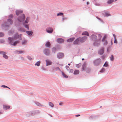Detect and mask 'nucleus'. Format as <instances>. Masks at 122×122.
Masks as SVG:
<instances>
[{
    "instance_id": "nucleus-1",
    "label": "nucleus",
    "mask_w": 122,
    "mask_h": 122,
    "mask_svg": "<svg viewBox=\"0 0 122 122\" xmlns=\"http://www.w3.org/2000/svg\"><path fill=\"white\" fill-rule=\"evenodd\" d=\"M8 39L7 42L9 44L13 46H16L17 44L20 43L19 40L14 41V39Z\"/></svg>"
},
{
    "instance_id": "nucleus-2",
    "label": "nucleus",
    "mask_w": 122,
    "mask_h": 122,
    "mask_svg": "<svg viewBox=\"0 0 122 122\" xmlns=\"http://www.w3.org/2000/svg\"><path fill=\"white\" fill-rule=\"evenodd\" d=\"M101 39H91V41H95L93 43L94 46H99L100 45V43L101 42Z\"/></svg>"
},
{
    "instance_id": "nucleus-3",
    "label": "nucleus",
    "mask_w": 122,
    "mask_h": 122,
    "mask_svg": "<svg viewBox=\"0 0 122 122\" xmlns=\"http://www.w3.org/2000/svg\"><path fill=\"white\" fill-rule=\"evenodd\" d=\"M44 54L46 56H48L50 55V50L48 48H45L43 50Z\"/></svg>"
},
{
    "instance_id": "nucleus-4",
    "label": "nucleus",
    "mask_w": 122,
    "mask_h": 122,
    "mask_svg": "<svg viewBox=\"0 0 122 122\" xmlns=\"http://www.w3.org/2000/svg\"><path fill=\"white\" fill-rule=\"evenodd\" d=\"M101 61V59L100 58L94 60L93 61L94 65L96 66H98L100 64Z\"/></svg>"
},
{
    "instance_id": "nucleus-5",
    "label": "nucleus",
    "mask_w": 122,
    "mask_h": 122,
    "mask_svg": "<svg viewBox=\"0 0 122 122\" xmlns=\"http://www.w3.org/2000/svg\"><path fill=\"white\" fill-rule=\"evenodd\" d=\"M25 18V16L24 14H23L21 16L19 17L18 18V20L20 22L23 21Z\"/></svg>"
},
{
    "instance_id": "nucleus-6",
    "label": "nucleus",
    "mask_w": 122,
    "mask_h": 122,
    "mask_svg": "<svg viewBox=\"0 0 122 122\" xmlns=\"http://www.w3.org/2000/svg\"><path fill=\"white\" fill-rule=\"evenodd\" d=\"M30 113L31 114V116H34L36 114H38L40 113V111L37 110H35L32 111H31Z\"/></svg>"
},
{
    "instance_id": "nucleus-7",
    "label": "nucleus",
    "mask_w": 122,
    "mask_h": 122,
    "mask_svg": "<svg viewBox=\"0 0 122 122\" xmlns=\"http://www.w3.org/2000/svg\"><path fill=\"white\" fill-rule=\"evenodd\" d=\"M57 57L58 59L62 58L64 56V53L61 52H59L57 54Z\"/></svg>"
},
{
    "instance_id": "nucleus-8",
    "label": "nucleus",
    "mask_w": 122,
    "mask_h": 122,
    "mask_svg": "<svg viewBox=\"0 0 122 122\" xmlns=\"http://www.w3.org/2000/svg\"><path fill=\"white\" fill-rule=\"evenodd\" d=\"M80 39H76L73 42L74 44L75 45H79L80 43V41H79Z\"/></svg>"
},
{
    "instance_id": "nucleus-9",
    "label": "nucleus",
    "mask_w": 122,
    "mask_h": 122,
    "mask_svg": "<svg viewBox=\"0 0 122 122\" xmlns=\"http://www.w3.org/2000/svg\"><path fill=\"white\" fill-rule=\"evenodd\" d=\"M104 48L103 47H102L98 51V53L100 55L103 54L104 53Z\"/></svg>"
},
{
    "instance_id": "nucleus-10",
    "label": "nucleus",
    "mask_w": 122,
    "mask_h": 122,
    "mask_svg": "<svg viewBox=\"0 0 122 122\" xmlns=\"http://www.w3.org/2000/svg\"><path fill=\"white\" fill-rule=\"evenodd\" d=\"M46 66L51 65H52V62L49 60H46Z\"/></svg>"
},
{
    "instance_id": "nucleus-11",
    "label": "nucleus",
    "mask_w": 122,
    "mask_h": 122,
    "mask_svg": "<svg viewBox=\"0 0 122 122\" xmlns=\"http://www.w3.org/2000/svg\"><path fill=\"white\" fill-rule=\"evenodd\" d=\"M46 31L47 33H52L53 31V29L52 28L49 27L46 29Z\"/></svg>"
},
{
    "instance_id": "nucleus-12",
    "label": "nucleus",
    "mask_w": 122,
    "mask_h": 122,
    "mask_svg": "<svg viewBox=\"0 0 122 122\" xmlns=\"http://www.w3.org/2000/svg\"><path fill=\"white\" fill-rule=\"evenodd\" d=\"M56 41L58 43H61L63 42L64 40L63 39H57Z\"/></svg>"
},
{
    "instance_id": "nucleus-13",
    "label": "nucleus",
    "mask_w": 122,
    "mask_h": 122,
    "mask_svg": "<svg viewBox=\"0 0 122 122\" xmlns=\"http://www.w3.org/2000/svg\"><path fill=\"white\" fill-rule=\"evenodd\" d=\"M7 23L8 25H10L12 24L13 21L11 19H9L7 20Z\"/></svg>"
},
{
    "instance_id": "nucleus-14",
    "label": "nucleus",
    "mask_w": 122,
    "mask_h": 122,
    "mask_svg": "<svg viewBox=\"0 0 122 122\" xmlns=\"http://www.w3.org/2000/svg\"><path fill=\"white\" fill-rule=\"evenodd\" d=\"M3 53L1 54L3 55V57L5 59H7L8 58V56L5 54H6V53L3 51Z\"/></svg>"
},
{
    "instance_id": "nucleus-15",
    "label": "nucleus",
    "mask_w": 122,
    "mask_h": 122,
    "mask_svg": "<svg viewBox=\"0 0 122 122\" xmlns=\"http://www.w3.org/2000/svg\"><path fill=\"white\" fill-rule=\"evenodd\" d=\"M52 71H54V70L56 71H57L58 70H59L60 71H61V70L60 68L58 67H52Z\"/></svg>"
},
{
    "instance_id": "nucleus-16",
    "label": "nucleus",
    "mask_w": 122,
    "mask_h": 122,
    "mask_svg": "<svg viewBox=\"0 0 122 122\" xmlns=\"http://www.w3.org/2000/svg\"><path fill=\"white\" fill-rule=\"evenodd\" d=\"M14 38H20L21 35H19L17 33H16L14 35Z\"/></svg>"
},
{
    "instance_id": "nucleus-17",
    "label": "nucleus",
    "mask_w": 122,
    "mask_h": 122,
    "mask_svg": "<svg viewBox=\"0 0 122 122\" xmlns=\"http://www.w3.org/2000/svg\"><path fill=\"white\" fill-rule=\"evenodd\" d=\"M22 11L21 10H16V14L17 15H18L22 13Z\"/></svg>"
},
{
    "instance_id": "nucleus-18",
    "label": "nucleus",
    "mask_w": 122,
    "mask_h": 122,
    "mask_svg": "<svg viewBox=\"0 0 122 122\" xmlns=\"http://www.w3.org/2000/svg\"><path fill=\"white\" fill-rule=\"evenodd\" d=\"M86 62H84L82 65V69L83 70H85L86 67Z\"/></svg>"
},
{
    "instance_id": "nucleus-19",
    "label": "nucleus",
    "mask_w": 122,
    "mask_h": 122,
    "mask_svg": "<svg viewBox=\"0 0 122 122\" xmlns=\"http://www.w3.org/2000/svg\"><path fill=\"white\" fill-rule=\"evenodd\" d=\"M3 108L5 110H7V109L10 108V106H7L5 105H3Z\"/></svg>"
},
{
    "instance_id": "nucleus-20",
    "label": "nucleus",
    "mask_w": 122,
    "mask_h": 122,
    "mask_svg": "<svg viewBox=\"0 0 122 122\" xmlns=\"http://www.w3.org/2000/svg\"><path fill=\"white\" fill-rule=\"evenodd\" d=\"M112 48V46L111 45L108 46L107 47V53L109 52L111 50Z\"/></svg>"
},
{
    "instance_id": "nucleus-21",
    "label": "nucleus",
    "mask_w": 122,
    "mask_h": 122,
    "mask_svg": "<svg viewBox=\"0 0 122 122\" xmlns=\"http://www.w3.org/2000/svg\"><path fill=\"white\" fill-rule=\"evenodd\" d=\"M117 0H108L107 2V3L109 4H112L113 2L116 1Z\"/></svg>"
},
{
    "instance_id": "nucleus-22",
    "label": "nucleus",
    "mask_w": 122,
    "mask_h": 122,
    "mask_svg": "<svg viewBox=\"0 0 122 122\" xmlns=\"http://www.w3.org/2000/svg\"><path fill=\"white\" fill-rule=\"evenodd\" d=\"M82 35H86V36H88L89 35V33L88 32L86 31H85L83 32L82 34Z\"/></svg>"
},
{
    "instance_id": "nucleus-23",
    "label": "nucleus",
    "mask_w": 122,
    "mask_h": 122,
    "mask_svg": "<svg viewBox=\"0 0 122 122\" xmlns=\"http://www.w3.org/2000/svg\"><path fill=\"white\" fill-rule=\"evenodd\" d=\"M79 70H75L74 72V74L75 75H77L79 74Z\"/></svg>"
},
{
    "instance_id": "nucleus-24",
    "label": "nucleus",
    "mask_w": 122,
    "mask_h": 122,
    "mask_svg": "<svg viewBox=\"0 0 122 122\" xmlns=\"http://www.w3.org/2000/svg\"><path fill=\"white\" fill-rule=\"evenodd\" d=\"M50 43L49 41H47L45 44L46 46L47 47H50Z\"/></svg>"
},
{
    "instance_id": "nucleus-25",
    "label": "nucleus",
    "mask_w": 122,
    "mask_h": 122,
    "mask_svg": "<svg viewBox=\"0 0 122 122\" xmlns=\"http://www.w3.org/2000/svg\"><path fill=\"white\" fill-rule=\"evenodd\" d=\"M35 104L37 106H43L44 107V106L43 105H41V104L39 103V102H35Z\"/></svg>"
},
{
    "instance_id": "nucleus-26",
    "label": "nucleus",
    "mask_w": 122,
    "mask_h": 122,
    "mask_svg": "<svg viewBox=\"0 0 122 122\" xmlns=\"http://www.w3.org/2000/svg\"><path fill=\"white\" fill-rule=\"evenodd\" d=\"M86 39H80L79 41L80 42L83 43L86 40Z\"/></svg>"
},
{
    "instance_id": "nucleus-27",
    "label": "nucleus",
    "mask_w": 122,
    "mask_h": 122,
    "mask_svg": "<svg viewBox=\"0 0 122 122\" xmlns=\"http://www.w3.org/2000/svg\"><path fill=\"white\" fill-rule=\"evenodd\" d=\"M111 61H114V56L113 55H112L111 56L109 57Z\"/></svg>"
},
{
    "instance_id": "nucleus-28",
    "label": "nucleus",
    "mask_w": 122,
    "mask_h": 122,
    "mask_svg": "<svg viewBox=\"0 0 122 122\" xmlns=\"http://www.w3.org/2000/svg\"><path fill=\"white\" fill-rule=\"evenodd\" d=\"M41 62L40 61H37L35 64V65L36 66H39Z\"/></svg>"
},
{
    "instance_id": "nucleus-29",
    "label": "nucleus",
    "mask_w": 122,
    "mask_h": 122,
    "mask_svg": "<svg viewBox=\"0 0 122 122\" xmlns=\"http://www.w3.org/2000/svg\"><path fill=\"white\" fill-rule=\"evenodd\" d=\"M61 73L62 74V75H63V76L64 77V78H68V76L66 75L62 71H61Z\"/></svg>"
},
{
    "instance_id": "nucleus-30",
    "label": "nucleus",
    "mask_w": 122,
    "mask_h": 122,
    "mask_svg": "<svg viewBox=\"0 0 122 122\" xmlns=\"http://www.w3.org/2000/svg\"><path fill=\"white\" fill-rule=\"evenodd\" d=\"M27 41L26 40H25L24 41H23L22 42V45H25L27 43Z\"/></svg>"
},
{
    "instance_id": "nucleus-31",
    "label": "nucleus",
    "mask_w": 122,
    "mask_h": 122,
    "mask_svg": "<svg viewBox=\"0 0 122 122\" xmlns=\"http://www.w3.org/2000/svg\"><path fill=\"white\" fill-rule=\"evenodd\" d=\"M74 39H68L67 40V41L68 42H71L73 41Z\"/></svg>"
},
{
    "instance_id": "nucleus-32",
    "label": "nucleus",
    "mask_w": 122,
    "mask_h": 122,
    "mask_svg": "<svg viewBox=\"0 0 122 122\" xmlns=\"http://www.w3.org/2000/svg\"><path fill=\"white\" fill-rule=\"evenodd\" d=\"M52 52L55 53L56 51V48L54 47L52 48Z\"/></svg>"
},
{
    "instance_id": "nucleus-33",
    "label": "nucleus",
    "mask_w": 122,
    "mask_h": 122,
    "mask_svg": "<svg viewBox=\"0 0 122 122\" xmlns=\"http://www.w3.org/2000/svg\"><path fill=\"white\" fill-rule=\"evenodd\" d=\"M105 71V69L104 68H102L99 71L100 73H103Z\"/></svg>"
},
{
    "instance_id": "nucleus-34",
    "label": "nucleus",
    "mask_w": 122,
    "mask_h": 122,
    "mask_svg": "<svg viewBox=\"0 0 122 122\" xmlns=\"http://www.w3.org/2000/svg\"><path fill=\"white\" fill-rule=\"evenodd\" d=\"M30 112H31V111L27 113L26 114V116L27 117H29L31 116V114L30 113Z\"/></svg>"
},
{
    "instance_id": "nucleus-35",
    "label": "nucleus",
    "mask_w": 122,
    "mask_h": 122,
    "mask_svg": "<svg viewBox=\"0 0 122 122\" xmlns=\"http://www.w3.org/2000/svg\"><path fill=\"white\" fill-rule=\"evenodd\" d=\"M49 105L51 107H54V105L51 102H49Z\"/></svg>"
},
{
    "instance_id": "nucleus-36",
    "label": "nucleus",
    "mask_w": 122,
    "mask_h": 122,
    "mask_svg": "<svg viewBox=\"0 0 122 122\" xmlns=\"http://www.w3.org/2000/svg\"><path fill=\"white\" fill-rule=\"evenodd\" d=\"M27 33L29 35H31L32 34V32L31 31H26Z\"/></svg>"
},
{
    "instance_id": "nucleus-37",
    "label": "nucleus",
    "mask_w": 122,
    "mask_h": 122,
    "mask_svg": "<svg viewBox=\"0 0 122 122\" xmlns=\"http://www.w3.org/2000/svg\"><path fill=\"white\" fill-rule=\"evenodd\" d=\"M102 39V41L103 42L105 41V44L104 43V44H105V45H107V40H105V39Z\"/></svg>"
},
{
    "instance_id": "nucleus-38",
    "label": "nucleus",
    "mask_w": 122,
    "mask_h": 122,
    "mask_svg": "<svg viewBox=\"0 0 122 122\" xmlns=\"http://www.w3.org/2000/svg\"><path fill=\"white\" fill-rule=\"evenodd\" d=\"M1 87L4 88H8L9 89H10V88L5 85H2V86H1Z\"/></svg>"
},
{
    "instance_id": "nucleus-39",
    "label": "nucleus",
    "mask_w": 122,
    "mask_h": 122,
    "mask_svg": "<svg viewBox=\"0 0 122 122\" xmlns=\"http://www.w3.org/2000/svg\"><path fill=\"white\" fill-rule=\"evenodd\" d=\"M95 117L94 116H91L89 118L90 119H94Z\"/></svg>"
},
{
    "instance_id": "nucleus-40",
    "label": "nucleus",
    "mask_w": 122,
    "mask_h": 122,
    "mask_svg": "<svg viewBox=\"0 0 122 122\" xmlns=\"http://www.w3.org/2000/svg\"><path fill=\"white\" fill-rule=\"evenodd\" d=\"M29 18L28 17H27L26 18V20L25 21V23H28L29 21Z\"/></svg>"
},
{
    "instance_id": "nucleus-41",
    "label": "nucleus",
    "mask_w": 122,
    "mask_h": 122,
    "mask_svg": "<svg viewBox=\"0 0 122 122\" xmlns=\"http://www.w3.org/2000/svg\"><path fill=\"white\" fill-rule=\"evenodd\" d=\"M5 42V40L2 39H0V43H3Z\"/></svg>"
},
{
    "instance_id": "nucleus-42",
    "label": "nucleus",
    "mask_w": 122,
    "mask_h": 122,
    "mask_svg": "<svg viewBox=\"0 0 122 122\" xmlns=\"http://www.w3.org/2000/svg\"><path fill=\"white\" fill-rule=\"evenodd\" d=\"M24 52H25V51H19V53H18V54H21Z\"/></svg>"
},
{
    "instance_id": "nucleus-43",
    "label": "nucleus",
    "mask_w": 122,
    "mask_h": 122,
    "mask_svg": "<svg viewBox=\"0 0 122 122\" xmlns=\"http://www.w3.org/2000/svg\"><path fill=\"white\" fill-rule=\"evenodd\" d=\"M102 14L104 15V16H107V13L105 12V11H103L102 12Z\"/></svg>"
},
{
    "instance_id": "nucleus-44",
    "label": "nucleus",
    "mask_w": 122,
    "mask_h": 122,
    "mask_svg": "<svg viewBox=\"0 0 122 122\" xmlns=\"http://www.w3.org/2000/svg\"><path fill=\"white\" fill-rule=\"evenodd\" d=\"M4 35V34L2 32H0V37H3Z\"/></svg>"
},
{
    "instance_id": "nucleus-45",
    "label": "nucleus",
    "mask_w": 122,
    "mask_h": 122,
    "mask_svg": "<svg viewBox=\"0 0 122 122\" xmlns=\"http://www.w3.org/2000/svg\"><path fill=\"white\" fill-rule=\"evenodd\" d=\"M63 15V13L60 12L58 13L57 15V16H59V15Z\"/></svg>"
},
{
    "instance_id": "nucleus-46",
    "label": "nucleus",
    "mask_w": 122,
    "mask_h": 122,
    "mask_svg": "<svg viewBox=\"0 0 122 122\" xmlns=\"http://www.w3.org/2000/svg\"><path fill=\"white\" fill-rule=\"evenodd\" d=\"M81 65V64L80 63L78 64H77L76 65V66L77 68H79L80 66Z\"/></svg>"
},
{
    "instance_id": "nucleus-47",
    "label": "nucleus",
    "mask_w": 122,
    "mask_h": 122,
    "mask_svg": "<svg viewBox=\"0 0 122 122\" xmlns=\"http://www.w3.org/2000/svg\"><path fill=\"white\" fill-rule=\"evenodd\" d=\"M91 37L92 38H96L97 37L95 35H93L91 36Z\"/></svg>"
},
{
    "instance_id": "nucleus-48",
    "label": "nucleus",
    "mask_w": 122,
    "mask_h": 122,
    "mask_svg": "<svg viewBox=\"0 0 122 122\" xmlns=\"http://www.w3.org/2000/svg\"><path fill=\"white\" fill-rule=\"evenodd\" d=\"M27 58L30 60H31L32 59V58L31 57L29 56H28L27 57Z\"/></svg>"
},
{
    "instance_id": "nucleus-49",
    "label": "nucleus",
    "mask_w": 122,
    "mask_h": 122,
    "mask_svg": "<svg viewBox=\"0 0 122 122\" xmlns=\"http://www.w3.org/2000/svg\"><path fill=\"white\" fill-rule=\"evenodd\" d=\"M103 66L107 67V61H106Z\"/></svg>"
},
{
    "instance_id": "nucleus-50",
    "label": "nucleus",
    "mask_w": 122,
    "mask_h": 122,
    "mask_svg": "<svg viewBox=\"0 0 122 122\" xmlns=\"http://www.w3.org/2000/svg\"><path fill=\"white\" fill-rule=\"evenodd\" d=\"M73 71V70L72 69H71L69 72V73H72Z\"/></svg>"
},
{
    "instance_id": "nucleus-51",
    "label": "nucleus",
    "mask_w": 122,
    "mask_h": 122,
    "mask_svg": "<svg viewBox=\"0 0 122 122\" xmlns=\"http://www.w3.org/2000/svg\"><path fill=\"white\" fill-rule=\"evenodd\" d=\"M66 69H67L68 71L70 69L69 66H66Z\"/></svg>"
},
{
    "instance_id": "nucleus-52",
    "label": "nucleus",
    "mask_w": 122,
    "mask_h": 122,
    "mask_svg": "<svg viewBox=\"0 0 122 122\" xmlns=\"http://www.w3.org/2000/svg\"><path fill=\"white\" fill-rule=\"evenodd\" d=\"M25 25V28L27 29L28 30H29V27H28V25Z\"/></svg>"
},
{
    "instance_id": "nucleus-53",
    "label": "nucleus",
    "mask_w": 122,
    "mask_h": 122,
    "mask_svg": "<svg viewBox=\"0 0 122 122\" xmlns=\"http://www.w3.org/2000/svg\"><path fill=\"white\" fill-rule=\"evenodd\" d=\"M117 39H114V43H117Z\"/></svg>"
},
{
    "instance_id": "nucleus-54",
    "label": "nucleus",
    "mask_w": 122,
    "mask_h": 122,
    "mask_svg": "<svg viewBox=\"0 0 122 122\" xmlns=\"http://www.w3.org/2000/svg\"><path fill=\"white\" fill-rule=\"evenodd\" d=\"M13 15L12 14H10V15L9 17L10 18H13Z\"/></svg>"
},
{
    "instance_id": "nucleus-55",
    "label": "nucleus",
    "mask_w": 122,
    "mask_h": 122,
    "mask_svg": "<svg viewBox=\"0 0 122 122\" xmlns=\"http://www.w3.org/2000/svg\"><path fill=\"white\" fill-rule=\"evenodd\" d=\"M19 51L16 50L14 51V52L17 53L18 54V53H19Z\"/></svg>"
},
{
    "instance_id": "nucleus-56",
    "label": "nucleus",
    "mask_w": 122,
    "mask_h": 122,
    "mask_svg": "<svg viewBox=\"0 0 122 122\" xmlns=\"http://www.w3.org/2000/svg\"><path fill=\"white\" fill-rule=\"evenodd\" d=\"M101 58L103 60L105 58V57L103 56H101Z\"/></svg>"
},
{
    "instance_id": "nucleus-57",
    "label": "nucleus",
    "mask_w": 122,
    "mask_h": 122,
    "mask_svg": "<svg viewBox=\"0 0 122 122\" xmlns=\"http://www.w3.org/2000/svg\"><path fill=\"white\" fill-rule=\"evenodd\" d=\"M41 69L43 70H45V71L46 70V69H45L43 67H42L41 68Z\"/></svg>"
},
{
    "instance_id": "nucleus-58",
    "label": "nucleus",
    "mask_w": 122,
    "mask_h": 122,
    "mask_svg": "<svg viewBox=\"0 0 122 122\" xmlns=\"http://www.w3.org/2000/svg\"><path fill=\"white\" fill-rule=\"evenodd\" d=\"M80 116V114H77V115H75V116L76 117H78Z\"/></svg>"
},
{
    "instance_id": "nucleus-59",
    "label": "nucleus",
    "mask_w": 122,
    "mask_h": 122,
    "mask_svg": "<svg viewBox=\"0 0 122 122\" xmlns=\"http://www.w3.org/2000/svg\"><path fill=\"white\" fill-rule=\"evenodd\" d=\"M98 37L99 38H101L102 37V36L100 34H98Z\"/></svg>"
},
{
    "instance_id": "nucleus-60",
    "label": "nucleus",
    "mask_w": 122,
    "mask_h": 122,
    "mask_svg": "<svg viewBox=\"0 0 122 122\" xmlns=\"http://www.w3.org/2000/svg\"><path fill=\"white\" fill-rule=\"evenodd\" d=\"M62 104L63 103L62 102H60L59 103V105L60 106H62Z\"/></svg>"
},
{
    "instance_id": "nucleus-61",
    "label": "nucleus",
    "mask_w": 122,
    "mask_h": 122,
    "mask_svg": "<svg viewBox=\"0 0 122 122\" xmlns=\"http://www.w3.org/2000/svg\"><path fill=\"white\" fill-rule=\"evenodd\" d=\"M3 51H0V54H3Z\"/></svg>"
},
{
    "instance_id": "nucleus-62",
    "label": "nucleus",
    "mask_w": 122,
    "mask_h": 122,
    "mask_svg": "<svg viewBox=\"0 0 122 122\" xmlns=\"http://www.w3.org/2000/svg\"><path fill=\"white\" fill-rule=\"evenodd\" d=\"M111 46H112V44H113V43H112V40H111Z\"/></svg>"
},
{
    "instance_id": "nucleus-63",
    "label": "nucleus",
    "mask_w": 122,
    "mask_h": 122,
    "mask_svg": "<svg viewBox=\"0 0 122 122\" xmlns=\"http://www.w3.org/2000/svg\"><path fill=\"white\" fill-rule=\"evenodd\" d=\"M107 16H109L110 15V14L109 13H107Z\"/></svg>"
},
{
    "instance_id": "nucleus-64",
    "label": "nucleus",
    "mask_w": 122,
    "mask_h": 122,
    "mask_svg": "<svg viewBox=\"0 0 122 122\" xmlns=\"http://www.w3.org/2000/svg\"><path fill=\"white\" fill-rule=\"evenodd\" d=\"M113 36L114 37V38H115L116 37V35H114V34H113Z\"/></svg>"
}]
</instances>
